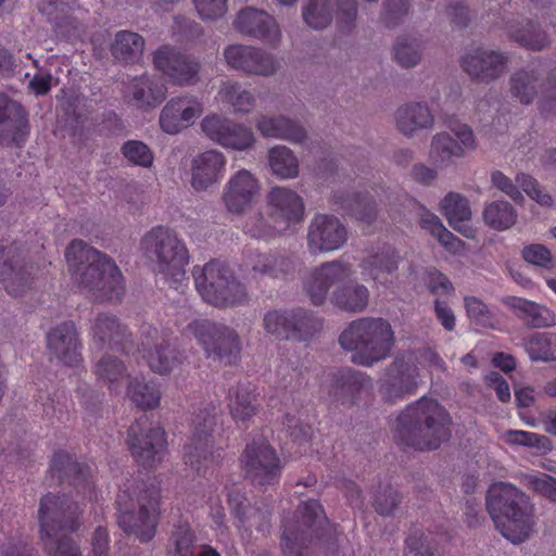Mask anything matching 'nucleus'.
<instances>
[{"mask_svg":"<svg viewBox=\"0 0 556 556\" xmlns=\"http://www.w3.org/2000/svg\"><path fill=\"white\" fill-rule=\"evenodd\" d=\"M192 277L202 300L213 307L232 308L249 302L245 285L226 262L212 260L203 266L195 265Z\"/></svg>","mask_w":556,"mask_h":556,"instance_id":"obj_11","label":"nucleus"},{"mask_svg":"<svg viewBox=\"0 0 556 556\" xmlns=\"http://www.w3.org/2000/svg\"><path fill=\"white\" fill-rule=\"evenodd\" d=\"M417 368L396 357L387 370L386 379L381 386L383 397L388 402L402 400L417 389Z\"/></svg>","mask_w":556,"mask_h":556,"instance_id":"obj_30","label":"nucleus"},{"mask_svg":"<svg viewBox=\"0 0 556 556\" xmlns=\"http://www.w3.org/2000/svg\"><path fill=\"white\" fill-rule=\"evenodd\" d=\"M182 334H192L203 348L208 358L225 365L236 364L241 354V342L236 330L211 319L201 318L190 321L182 328Z\"/></svg>","mask_w":556,"mask_h":556,"instance_id":"obj_13","label":"nucleus"},{"mask_svg":"<svg viewBox=\"0 0 556 556\" xmlns=\"http://www.w3.org/2000/svg\"><path fill=\"white\" fill-rule=\"evenodd\" d=\"M328 394L342 404H355L372 389L371 379L353 368H341L328 375Z\"/></svg>","mask_w":556,"mask_h":556,"instance_id":"obj_26","label":"nucleus"},{"mask_svg":"<svg viewBox=\"0 0 556 556\" xmlns=\"http://www.w3.org/2000/svg\"><path fill=\"white\" fill-rule=\"evenodd\" d=\"M220 404L202 403L192 419V435L185 446V459L198 476H213L223 463L224 445L219 443Z\"/></svg>","mask_w":556,"mask_h":556,"instance_id":"obj_8","label":"nucleus"},{"mask_svg":"<svg viewBox=\"0 0 556 556\" xmlns=\"http://www.w3.org/2000/svg\"><path fill=\"white\" fill-rule=\"evenodd\" d=\"M340 345L352 352V362L371 366L387 358L394 345V331L381 317H362L353 320L341 332Z\"/></svg>","mask_w":556,"mask_h":556,"instance_id":"obj_9","label":"nucleus"},{"mask_svg":"<svg viewBox=\"0 0 556 556\" xmlns=\"http://www.w3.org/2000/svg\"><path fill=\"white\" fill-rule=\"evenodd\" d=\"M143 38L132 31L121 30L116 34L111 52L115 60L123 63H134L142 55Z\"/></svg>","mask_w":556,"mask_h":556,"instance_id":"obj_43","label":"nucleus"},{"mask_svg":"<svg viewBox=\"0 0 556 556\" xmlns=\"http://www.w3.org/2000/svg\"><path fill=\"white\" fill-rule=\"evenodd\" d=\"M202 113L203 104L197 97L172 98L161 111L160 126L166 134L176 135L194 124Z\"/></svg>","mask_w":556,"mask_h":556,"instance_id":"obj_24","label":"nucleus"},{"mask_svg":"<svg viewBox=\"0 0 556 556\" xmlns=\"http://www.w3.org/2000/svg\"><path fill=\"white\" fill-rule=\"evenodd\" d=\"M444 124L454 132L463 147L448 134H438L432 140L430 149V157L437 164H444L453 156H462L464 148L475 149L476 147L473 132L466 124H462L455 116H447Z\"/></svg>","mask_w":556,"mask_h":556,"instance_id":"obj_20","label":"nucleus"},{"mask_svg":"<svg viewBox=\"0 0 556 556\" xmlns=\"http://www.w3.org/2000/svg\"><path fill=\"white\" fill-rule=\"evenodd\" d=\"M226 159L222 152L210 150L198 155L192 162V187L200 191L218 182L225 172Z\"/></svg>","mask_w":556,"mask_h":556,"instance_id":"obj_33","label":"nucleus"},{"mask_svg":"<svg viewBox=\"0 0 556 556\" xmlns=\"http://www.w3.org/2000/svg\"><path fill=\"white\" fill-rule=\"evenodd\" d=\"M127 445L139 466L152 469L166 454V433L161 427H152L149 417L142 414L128 429Z\"/></svg>","mask_w":556,"mask_h":556,"instance_id":"obj_15","label":"nucleus"},{"mask_svg":"<svg viewBox=\"0 0 556 556\" xmlns=\"http://www.w3.org/2000/svg\"><path fill=\"white\" fill-rule=\"evenodd\" d=\"M153 62L173 84L192 85L198 80L200 63L176 49L164 46L155 51Z\"/></svg>","mask_w":556,"mask_h":556,"instance_id":"obj_23","label":"nucleus"},{"mask_svg":"<svg viewBox=\"0 0 556 556\" xmlns=\"http://www.w3.org/2000/svg\"><path fill=\"white\" fill-rule=\"evenodd\" d=\"M218 94L223 102L230 104L239 113H248L255 105V99L251 92L241 90V86L238 83H224Z\"/></svg>","mask_w":556,"mask_h":556,"instance_id":"obj_54","label":"nucleus"},{"mask_svg":"<svg viewBox=\"0 0 556 556\" xmlns=\"http://www.w3.org/2000/svg\"><path fill=\"white\" fill-rule=\"evenodd\" d=\"M73 279L98 303L118 302L125 293L123 274L105 253L88 245L84 240H73L65 251Z\"/></svg>","mask_w":556,"mask_h":556,"instance_id":"obj_3","label":"nucleus"},{"mask_svg":"<svg viewBox=\"0 0 556 556\" xmlns=\"http://www.w3.org/2000/svg\"><path fill=\"white\" fill-rule=\"evenodd\" d=\"M245 265L255 275L278 279L293 274L296 262L293 256L285 254L249 253L245 256Z\"/></svg>","mask_w":556,"mask_h":556,"instance_id":"obj_35","label":"nucleus"},{"mask_svg":"<svg viewBox=\"0 0 556 556\" xmlns=\"http://www.w3.org/2000/svg\"><path fill=\"white\" fill-rule=\"evenodd\" d=\"M228 65L248 74L268 76L276 72V60L261 49L235 45L224 52Z\"/></svg>","mask_w":556,"mask_h":556,"instance_id":"obj_28","label":"nucleus"},{"mask_svg":"<svg viewBox=\"0 0 556 556\" xmlns=\"http://www.w3.org/2000/svg\"><path fill=\"white\" fill-rule=\"evenodd\" d=\"M352 274V265L348 262L342 260L325 262L311 271L304 289L314 305H321L328 296L329 289L336 286L330 294L331 304L348 313H362L369 303L367 287L353 280L341 283Z\"/></svg>","mask_w":556,"mask_h":556,"instance_id":"obj_5","label":"nucleus"},{"mask_svg":"<svg viewBox=\"0 0 556 556\" xmlns=\"http://www.w3.org/2000/svg\"><path fill=\"white\" fill-rule=\"evenodd\" d=\"M201 127L212 141L225 148L247 150L255 141L253 131L250 128L217 115L204 117Z\"/></svg>","mask_w":556,"mask_h":556,"instance_id":"obj_21","label":"nucleus"},{"mask_svg":"<svg viewBox=\"0 0 556 556\" xmlns=\"http://www.w3.org/2000/svg\"><path fill=\"white\" fill-rule=\"evenodd\" d=\"M402 496L399 491L391 485H387L383 491H378L374 500V507L381 516H389L401 502Z\"/></svg>","mask_w":556,"mask_h":556,"instance_id":"obj_61","label":"nucleus"},{"mask_svg":"<svg viewBox=\"0 0 556 556\" xmlns=\"http://www.w3.org/2000/svg\"><path fill=\"white\" fill-rule=\"evenodd\" d=\"M263 325L266 332L279 340L308 341L321 330L323 319L304 308L273 309L265 314Z\"/></svg>","mask_w":556,"mask_h":556,"instance_id":"obj_16","label":"nucleus"},{"mask_svg":"<svg viewBox=\"0 0 556 556\" xmlns=\"http://www.w3.org/2000/svg\"><path fill=\"white\" fill-rule=\"evenodd\" d=\"M47 479L50 484H68L76 495L48 493L41 497L38 510L40 540L49 556H83L80 547L68 534L81 526V501H97L94 477L89 465L78 463L63 450L51 458Z\"/></svg>","mask_w":556,"mask_h":556,"instance_id":"obj_1","label":"nucleus"},{"mask_svg":"<svg viewBox=\"0 0 556 556\" xmlns=\"http://www.w3.org/2000/svg\"><path fill=\"white\" fill-rule=\"evenodd\" d=\"M31 271L25 263L22 247L16 242L0 244V282L13 296L23 295L33 283Z\"/></svg>","mask_w":556,"mask_h":556,"instance_id":"obj_18","label":"nucleus"},{"mask_svg":"<svg viewBox=\"0 0 556 556\" xmlns=\"http://www.w3.org/2000/svg\"><path fill=\"white\" fill-rule=\"evenodd\" d=\"M333 539L332 527L316 500L301 504L295 519L282 521L281 548L285 556H306L314 546L330 543Z\"/></svg>","mask_w":556,"mask_h":556,"instance_id":"obj_10","label":"nucleus"},{"mask_svg":"<svg viewBox=\"0 0 556 556\" xmlns=\"http://www.w3.org/2000/svg\"><path fill=\"white\" fill-rule=\"evenodd\" d=\"M507 443L514 445H521L534 447L543 453L552 450L551 440L543 434L529 432L523 430H508L506 432Z\"/></svg>","mask_w":556,"mask_h":556,"instance_id":"obj_59","label":"nucleus"},{"mask_svg":"<svg viewBox=\"0 0 556 556\" xmlns=\"http://www.w3.org/2000/svg\"><path fill=\"white\" fill-rule=\"evenodd\" d=\"M357 17V0H337V24L340 30L350 31Z\"/></svg>","mask_w":556,"mask_h":556,"instance_id":"obj_62","label":"nucleus"},{"mask_svg":"<svg viewBox=\"0 0 556 556\" xmlns=\"http://www.w3.org/2000/svg\"><path fill=\"white\" fill-rule=\"evenodd\" d=\"M269 165L279 178H293L299 174V163L292 151L286 147H275L269 151Z\"/></svg>","mask_w":556,"mask_h":556,"instance_id":"obj_52","label":"nucleus"},{"mask_svg":"<svg viewBox=\"0 0 556 556\" xmlns=\"http://www.w3.org/2000/svg\"><path fill=\"white\" fill-rule=\"evenodd\" d=\"M529 486L538 494L544 496L551 502L556 503V478L547 473L541 476H530L528 478Z\"/></svg>","mask_w":556,"mask_h":556,"instance_id":"obj_64","label":"nucleus"},{"mask_svg":"<svg viewBox=\"0 0 556 556\" xmlns=\"http://www.w3.org/2000/svg\"><path fill=\"white\" fill-rule=\"evenodd\" d=\"M346 240L345 226L333 215L317 214L309 225L307 245L312 253L339 250Z\"/></svg>","mask_w":556,"mask_h":556,"instance_id":"obj_22","label":"nucleus"},{"mask_svg":"<svg viewBox=\"0 0 556 556\" xmlns=\"http://www.w3.org/2000/svg\"><path fill=\"white\" fill-rule=\"evenodd\" d=\"M451 425L447 410L437 400L422 396L397 416L394 439L402 450H437L450 440Z\"/></svg>","mask_w":556,"mask_h":556,"instance_id":"obj_4","label":"nucleus"},{"mask_svg":"<svg viewBox=\"0 0 556 556\" xmlns=\"http://www.w3.org/2000/svg\"><path fill=\"white\" fill-rule=\"evenodd\" d=\"M374 194L366 191L362 193H343L336 192L333 194L332 204L337 211H342L343 214L355 217L357 220L370 225L377 217V202L380 204H392V193L388 192L383 187L377 186L371 188Z\"/></svg>","mask_w":556,"mask_h":556,"instance_id":"obj_19","label":"nucleus"},{"mask_svg":"<svg viewBox=\"0 0 556 556\" xmlns=\"http://www.w3.org/2000/svg\"><path fill=\"white\" fill-rule=\"evenodd\" d=\"M463 70L472 78L489 81L501 76L507 65V58L496 51L477 49L462 59Z\"/></svg>","mask_w":556,"mask_h":556,"instance_id":"obj_32","label":"nucleus"},{"mask_svg":"<svg viewBox=\"0 0 556 556\" xmlns=\"http://www.w3.org/2000/svg\"><path fill=\"white\" fill-rule=\"evenodd\" d=\"M433 121L429 108L421 103L401 106L396 112L397 128L404 135H410L417 128L430 127Z\"/></svg>","mask_w":556,"mask_h":556,"instance_id":"obj_42","label":"nucleus"},{"mask_svg":"<svg viewBox=\"0 0 556 556\" xmlns=\"http://www.w3.org/2000/svg\"><path fill=\"white\" fill-rule=\"evenodd\" d=\"M305 23L315 29L327 27L332 21L329 0H309L303 10Z\"/></svg>","mask_w":556,"mask_h":556,"instance_id":"obj_56","label":"nucleus"},{"mask_svg":"<svg viewBox=\"0 0 556 556\" xmlns=\"http://www.w3.org/2000/svg\"><path fill=\"white\" fill-rule=\"evenodd\" d=\"M74 410V402L65 390H56L48 394L47 402L42 403V413L51 421L65 424L71 420Z\"/></svg>","mask_w":556,"mask_h":556,"instance_id":"obj_47","label":"nucleus"},{"mask_svg":"<svg viewBox=\"0 0 556 556\" xmlns=\"http://www.w3.org/2000/svg\"><path fill=\"white\" fill-rule=\"evenodd\" d=\"M116 506L118 527L126 534L142 543L155 536L161 516L159 482L128 481L117 494Z\"/></svg>","mask_w":556,"mask_h":556,"instance_id":"obj_6","label":"nucleus"},{"mask_svg":"<svg viewBox=\"0 0 556 556\" xmlns=\"http://www.w3.org/2000/svg\"><path fill=\"white\" fill-rule=\"evenodd\" d=\"M242 229L250 237L265 241L285 232L278 224L269 223L261 213L249 215L244 220Z\"/></svg>","mask_w":556,"mask_h":556,"instance_id":"obj_55","label":"nucleus"},{"mask_svg":"<svg viewBox=\"0 0 556 556\" xmlns=\"http://www.w3.org/2000/svg\"><path fill=\"white\" fill-rule=\"evenodd\" d=\"M441 208L454 230L467 238L475 237V229L468 225L471 218V211L466 198L458 193L450 192L442 200Z\"/></svg>","mask_w":556,"mask_h":556,"instance_id":"obj_40","label":"nucleus"},{"mask_svg":"<svg viewBox=\"0 0 556 556\" xmlns=\"http://www.w3.org/2000/svg\"><path fill=\"white\" fill-rule=\"evenodd\" d=\"M483 218L485 224L491 228L505 230L515 224L517 214L508 202L494 201L485 206Z\"/></svg>","mask_w":556,"mask_h":556,"instance_id":"obj_51","label":"nucleus"},{"mask_svg":"<svg viewBox=\"0 0 556 556\" xmlns=\"http://www.w3.org/2000/svg\"><path fill=\"white\" fill-rule=\"evenodd\" d=\"M94 374L99 381L108 384L111 392L119 393L121 381L125 378L126 368L123 362L106 355L96 364Z\"/></svg>","mask_w":556,"mask_h":556,"instance_id":"obj_49","label":"nucleus"},{"mask_svg":"<svg viewBox=\"0 0 556 556\" xmlns=\"http://www.w3.org/2000/svg\"><path fill=\"white\" fill-rule=\"evenodd\" d=\"M264 137L282 139L294 143H302L306 139L305 129L296 122L285 116L262 117L256 124Z\"/></svg>","mask_w":556,"mask_h":556,"instance_id":"obj_41","label":"nucleus"},{"mask_svg":"<svg viewBox=\"0 0 556 556\" xmlns=\"http://www.w3.org/2000/svg\"><path fill=\"white\" fill-rule=\"evenodd\" d=\"M425 283L432 294L451 295L454 293L451 280L435 268L427 269Z\"/></svg>","mask_w":556,"mask_h":556,"instance_id":"obj_63","label":"nucleus"},{"mask_svg":"<svg viewBox=\"0 0 556 556\" xmlns=\"http://www.w3.org/2000/svg\"><path fill=\"white\" fill-rule=\"evenodd\" d=\"M29 134L28 114L8 96L0 93V143L22 147Z\"/></svg>","mask_w":556,"mask_h":556,"instance_id":"obj_25","label":"nucleus"},{"mask_svg":"<svg viewBox=\"0 0 556 556\" xmlns=\"http://www.w3.org/2000/svg\"><path fill=\"white\" fill-rule=\"evenodd\" d=\"M486 509L496 529L514 544L525 542L535 525L534 505L508 482L493 483L486 493Z\"/></svg>","mask_w":556,"mask_h":556,"instance_id":"obj_7","label":"nucleus"},{"mask_svg":"<svg viewBox=\"0 0 556 556\" xmlns=\"http://www.w3.org/2000/svg\"><path fill=\"white\" fill-rule=\"evenodd\" d=\"M91 334L92 344L97 349L134 355L137 352L150 369L160 375L170 372L182 362L180 353L172 344L169 334L166 331L160 334L159 330L150 325L142 326L143 339L136 351L127 327L123 326L115 315L99 314L93 321Z\"/></svg>","mask_w":556,"mask_h":556,"instance_id":"obj_2","label":"nucleus"},{"mask_svg":"<svg viewBox=\"0 0 556 556\" xmlns=\"http://www.w3.org/2000/svg\"><path fill=\"white\" fill-rule=\"evenodd\" d=\"M399 262L397 252L390 245H383L378 252L363 260L361 268L364 275L386 285L389 280L388 277L397 270Z\"/></svg>","mask_w":556,"mask_h":556,"instance_id":"obj_38","label":"nucleus"},{"mask_svg":"<svg viewBox=\"0 0 556 556\" xmlns=\"http://www.w3.org/2000/svg\"><path fill=\"white\" fill-rule=\"evenodd\" d=\"M523 346L532 361H556V333L535 332L525 339Z\"/></svg>","mask_w":556,"mask_h":556,"instance_id":"obj_46","label":"nucleus"},{"mask_svg":"<svg viewBox=\"0 0 556 556\" xmlns=\"http://www.w3.org/2000/svg\"><path fill=\"white\" fill-rule=\"evenodd\" d=\"M540 75L534 71H519L510 78V89L517 99L523 104H529L536 96Z\"/></svg>","mask_w":556,"mask_h":556,"instance_id":"obj_53","label":"nucleus"},{"mask_svg":"<svg viewBox=\"0 0 556 556\" xmlns=\"http://www.w3.org/2000/svg\"><path fill=\"white\" fill-rule=\"evenodd\" d=\"M420 227L429 231L446 250L453 253H457L464 248V242L447 230L440 218L431 212L422 214Z\"/></svg>","mask_w":556,"mask_h":556,"instance_id":"obj_48","label":"nucleus"},{"mask_svg":"<svg viewBox=\"0 0 556 556\" xmlns=\"http://www.w3.org/2000/svg\"><path fill=\"white\" fill-rule=\"evenodd\" d=\"M47 348L62 364L76 367L83 363L81 343L73 321L52 328L46 336Z\"/></svg>","mask_w":556,"mask_h":556,"instance_id":"obj_27","label":"nucleus"},{"mask_svg":"<svg viewBox=\"0 0 556 556\" xmlns=\"http://www.w3.org/2000/svg\"><path fill=\"white\" fill-rule=\"evenodd\" d=\"M235 27L243 35L276 46L281 38L280 29L273 16L254 8L242 9L235 21Z\"/></svg>","mask_w":556,"mask_h":556,"instance_id":"obj_29","label":"nucleus"},{"mask_svg":"<svg viewBox=\"0 0 556 556\" xmlns=\"http://www.w3.org/2000/svg\"><path fill=\"white\" fill-rule=\"evenodd\" d=\"M121 150L124 157L134 165L150 167L153 164V153L142 141L128 140Z\"/></svg>","mask_w":556,"mask_h":556,"instance_id":"obj_60","label":"nucleus"},{"mask_svg":"<svg viewBox=\"0 0 556 556\" xmlns=\"http://www.w3.org/2000/svg\"><path fill=\"white\" fill-rule=\"evenodd\" d=\"M240 464L251 482L264 490L278 484L285 469V462L265 438H254L247 443Z\"/></svg>","mask_w":556,"mask_h":556,"instance_id":"obj_14","label":"nucleus"},{"mask_svg":"<svg viewBox=\"0 0 556 556\" xmlns=\"http://www.w3.org/2000/svg\"><path fill=\"white\" fill-rule=\"evenodd\" d=\"M195 535L188 522L176 525L169 536L167 556H194Z\"/></svg>","mask_w":556,"mask_h":556,"instance_id":"obj_50","label":"nucleus"},{"mask_svg":"<svg viewBox=\"0 0 556 556\" xmlns=\"http://www.w3.org/2000/svg\"><path fill=\"white\" fill-rule=\"evenodd\" d=\"M258 192V182L245 169L239 170L228 182L224 202L231 213H241L249 207Z\"/></svg>","mask_w":556,"mask_h":556,"instance_id":"obj_34","label":"nucleus"},{"mask_svg":"<svg viewBox=\"0 0 556 556\" xmlns=\"http://www.w3.org/2000/svg\"><path fill=\"white\" fill-rule=\"evenodd\" d=\"M509 37L519 46L532 51H541L549 43L546 33L532 21L511 26Z\"/></svg>","mask_w":556,"mask_h":556,"instance_id":"obj_44","label":"nucleus"},{"mask_svg":"<svg viewBox=\"0 0 556 556\" xmlns=\"http://www.w3.org/2000/svg\"><path fill=\"white\" fill-rule=\"evenodd\" d=\"M141 249L155 260V270L173 289L179 290L185 285L186 266L189 251L174 229L165 226L153 227L141 239Z\"/></svg>","mask_w":556,"mask_h":556,"instance_id":"obj_12","label":"nucleus"},{"mask_svg":"<svg viewBox=\"0 0 556 556\" xmlns=\"http://www.w3.org/2000/svg\"><path fill=\"white\" fill-rule=\"evenodd\" d=\"M464 302L467 315L471 321L483 328H497V319L482 300L476 296H466Z\"/></svg>","mask_w":556,"mask_h":556,"instance_id":"obj_57","label":"nucleus"},{"mask_svg":"<svg viewBox=\"0 0 556 556\" xmlns=\"http://www.w3.org/2000/svg\"><path fill=\"white\" fill-rule=\"evenodd\" d=\"M395 61L403 67H413L420 60V46L416 39L400 37L393 47Z\"/></svg>","mask_w":556,"mask_h":556,"instance_id":"obj_58","label":"nucleus"},{"mask_svg":"<svg viewBox=\"0 0 556 556\" xmlns=\"http://www.w3.org/2000/svg\"><path fill=\"white\" fill-rule=\"evenodd\" d=\"M231 513L237 519V528L248 535L252 529L266 533L270 528L271 509L269 507L253 508L244 505L245 497L240 491L230 490L227 494Z\"/></svg>","mask_w":556,"mask_h":556,"instance_id":"obj_31","label":"nucleus"},{"mask_svg":"<svg viewBox=\"0 0 556 556\" xmlns=\"http://www.w3.org/2000/svg\"><path fill=\"white\" fill-rule=\"evenodd\" d=\"M131 101L139 109L155 108L161 104L167 93L165 85L154 76L136 77L131 85Z\"/></svg>","mask_w":556,"mask_h":556,"instance_id":"obj_39","label":"nucleus"},{"mask_svg":"<svg viewBox=\"0 0 556 556\" xmlns=\"http://www.w3.org/2000/svg\"><path fill=\"white\" fill-rule=\"evenodd\" d=\"M127 395L142 410L157 407L161 401L159 387L154 382H147L144 379L139 378H134L129 381Z\"/></svg>","mask_w":556,"mask_h":556,"instance_id":"obj_45","label":"nucleus"},{"mask_svg":"<svg viewBox=\"0 0 556 556\" xmlns=\"http://www.w3.org/2000/svg\"><path fill=\"white\" fill-rule=\"evenodd\" d=\"M257 388L251 382H239L229 390V412L232 419L237 422L248 421L254 417L258 409Z\"/></svg>","mask_w":556,"mask_h":556,"instance_id":"obj_37","label":"nucleus"},{"mask_svg":"<svg viewBox=\"0 0 556 556\" xmlns=\"http://www.w3.org/2000/svg\"><path fill=\"white\" fill-rule=\"evenodd\" d=\"M266 208L270 220L278 224L285 232L304 219V201L290 188L273 187L266 195Z\"/></svg>","mask_w":556,"mask_h":556,"instance_id":"obj_17","label":"nucleus"},{"mask_svg":"<svg viewBox=\"0 0 556 556\" xmlns=\"http://www.w3.org/2000/svg\"><path fill=\"white\" fill-rule=\"evenodd\" d=\"M504 303L529 327L547 328L556 325V314L546 306L518 296H509Z\"/></svg>","mask_w":556,"mask_h":556,"instance_id":"obj_36","label":"nucleus"}]
</instances>
